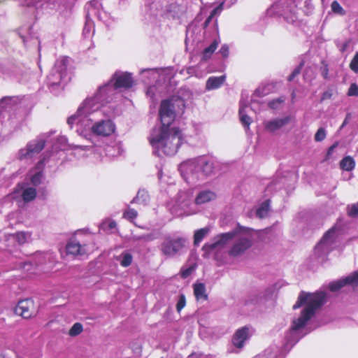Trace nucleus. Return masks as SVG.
Listing matches in <instances>:
<instances>
[{"mask_svg": "<svg viewBox=\"0 0 358 358\" xmlns=\"http://www.w3.org/2000/svg\"><path fill=\"white\" fill-rule=\"evenodd\" d=\"M222 7V5H220L219 6L215 8L210 13V17H211L212 18L214 17V16L217 14V11L219 9H220Z\"/></svg>", "mask_w": 358, "mask_h": 358, "instance_id": "de8ad7c7", "label": "nucleus"}, {"mask_svg": "<svg viewBox=\"0 0 358 358\" xmlns=\"http://www.w3.org/2000/svg\"><path fill=\"white\" fill-rule=\"evenodd\" d=\"M285 101V97L284 96H280L277 99H273L271 101H270L268 103V106L271 109H277L279 106V105L282 104V103H284Z\"/></svg>", "mask_w": 358, "mask_h": 358, "instance_id": "c85d7f7f", "label": "nucleus"}, {"mask_svg": "<svg viewBox=\"0 0 358 358\" xmlns=\"http://www.w3.org/2000/svg\"><path fill=\"white\" fill-rule=\"evenodd\" d=\"M308 310H303L299 318L294 320L292 322V329L297 331L303 327L307 322L310 320L314 315L310 313Z\"/></svg>", "mask_w": 358, "mask_h": 358, "instance_id": "2eb2a0df", "label": "nucleus"}, {"mask_svg": "<svg viewBox=\"0 0 358 358\" xmlns=\"http://www.w3.org/2000/svg\"><path fill=\"white\" fill-rule=\"evenodd\" d=\"M212 17L208 16L206 20H205L204 23H203V27L204 28H206L209 24L210 23L211 20H212Z\"/></svg>", "mask_w": 358, "mask_h": 358, "instance_id": "8fccbe9b", "label": "nucleus"}, {"mask_svg": "<svg viewBox=\"0 0 358 358\" xmlns=\"http://www.w3.org/2000/svg\"><path fill=\"white\" fill-rule=\"evenodd\" d=\"M348 215L350 217H356L358 216V203L353 204L348 210Z\"/></svg>", "mask_w": 358, "mask_h": 358, "instance_id": "79ce46f5", "label": "nucleus"}, {"mask_svg": "<svg viewBox=\"0 0 358 358\" xmlns=\"http://www.w3.org/2000/svg\"><path fill=\"white\" fill-rule=\"evenodd\" d=\"M337 145H338V143H334L331 146H330V147L329 148V149H328V150H327V157L330 156V155L332 154V152H333V151H334V148H336L337 147Z\"/></svg>", "mask_w": 358, "mask_h": 358, "instance_id": "49530a36", "label": "nucleus"}, {"mask_svg": "<svg viewBox=\"0 0 358 358\" xmlns=\"http://www.w3.org/2000/svg\"><path fill=\"white\" fill-rule=\"evenodd\" d=\"M66 252L67 255L72 256L85 255L87 253V245L80 244L76 239H71L66 243Z\"/></svg>", "mask_w": 358, "mask_h": 358, "instance_id": "ddd939ff", "label": "nucleus"}, {"mask_svg": "<svg viewBox=\"0 0 358 358\" xmlns=\"http://www.w3.org/2000/svg\"><path fill=\"white\" fill-rule=\"evenodd\" d=\"M192 268L191 267L185 268V269H182L180 271V276L182 278H186L192 273Z\"/></svg>", "mask_w": 358, "mask_h": 358, "instance_id": "c03bdc74", "label": "nucleus"}, {"mask_svg": "<svg viewBox=\"0 0 358 358\" xmlns=\"http://www.w3.org/2000/svg\"><path fill=\"white\" fill-rule=\"evenodd\" d=\"M290 121L289 117H285L283 118H277L273 120H270L265 123V128L271 132L276 131L277 129H280L284 125L289 123Z\"/></svg>", "mask_w": 358, "mask_h": 358, "instance_id": "dca6fc26", "label": "nucleus"}, {"mask_svg": "<svg viewBox=\"0 0 358 358\" xmlns=\"http://www.w3.org/2000/svg\"><path fill=\"white\" fill-rule=\"evenodd\" d=\"M348 96H358V85L356 83H352L348 91Z\"/></svg>", "mask_w": 358, "mask_h": 358, "instance_id": "a19ab883", "label": "nucleus"}, {"mask_svg": "<svg viewBox=\"0 0 358 358\" xmlns=\"http://www.w3.org/2000/svg\"><path fill=\"white\" fill-rule=\"evenodd\" d=\"M14 237L17 243L22 245L27 241V235L24 231H18L15 234Z\"/></svg>", "mask_w": 358, "mask_h": 358, "instance_id": "c9c22d12", "label": "nucleus"}, {"mask_svg": "<svg viewBox=\"0 0 358 358\" xmlns=\"http://www.w3.org/2000/svg\"><path fill=\"white\" fill-rule=\"evenodd\" d=\"M326 138L325 129L322 127L318 129L315 134L314 138L317 142L322 141Z\"/></svg>", "mask_w": 358, "mask_h": 358, "instance_id": "ea45409f", "label": "nucleus"}, {"mask_svg": "<svg viewBox=\"0 0 358 358\" xmlns=\"http://www.w3.org/2000/svg\"><path fill=\"white\" fill-rule=\"evenodd\" d=\"M186 306V298L184 294H180L179 296L178 301L176 303V310L178 313H180L182 309Z\"/></svg>", "mask_w": 358, "mask_h": 358, "instance_id": "72a5a7b5", "label": "nucleus"}, {"mask_svg": "<svg viewBox=\"0 0 358 358\" xmlns=\"http://www.w3.org/2000/svg\"><path fill=\"white\" fill-rule=\"evenodd\" d=\"M269 201L267 200L262 203L261 206L257 210V216L260 218H263L265 217L268 211V204Z\"/></svg>", "mask_w": 358, "mask_h": 358, "instance_id": "cd10ccee", "label": "nucleus"}, {"mask_svg": "<svg viewBox=\"0 0 358 358\" xmlns=\"http://www.w3.org/2000/svg\"><path fill=\"white\" fill-rule=\"evenodd\" d=\"M208 231L209 229L208 228H202L196 231L194 234V245H199Z\"/></svg>", "mask_w": 358, "mask_h": 358, "instance_id": "393cba45", "label": "nucleus"}, {"mask_svg": "<svg viewBox=\"0 0 358 358\" xmlns=\"http://www.w3.org/2000/svg\"><path fill=\"white\" fill-rule=\"evenodd\" d=\"M183 136L179 127L154 129L149 137L150 145L163 154L174 155L182 145Z\"/></svg>", "mask_w": 358, "mask_h": 358, "instance_id": "f257e3e1", "label": "nucleus"}, {"mask_svg": "<svg viewBox=\"0 0 358 358\" xmlns=\"http://www.w3.org/2000/svg\"><path fill=\"white\" fill-rule=\"evenodd\" d=\"M45 141L42 139L27 143L26 148L19 151V159L22 160L31 158L34 154L39 153L45 148Z\"/></svg>", "mask_w": 358, "mask_h": 358, "instance_id": "6e6552de", "label": "nucleus"}, {"mask_svg": "<svg viewBox=\"0 0 358 358\" xmlns=\"http://www.w3.org/2000/svg\"><path fill=\"white\" fill-rule=\"evenodd\" d=\"M148 198L149 196L145 191L140 190L138 192L136 196L133 199L132 203H140L141 200L145 202Z\"/></svg>", "mask_w": 358, "mask_h": 358, "instance_id": "2f4dec72", "label": "nucleus"}, {"mask_svg": "<svg viewBox=\"0 0 358 358\" xmlns=\"http://www.w3.org/2000/svg\"><path fill=\"white\" fill-rule=\"evenodd\" d=\"M331 10L336 14L341 15H345V10L342 8L340 3L337 1H334L331 4Z\"/></svg>", "mask_w": 358, "mask_h": 358, "instance_id": "7c9ffc66", "label": "nucleus"}, {"mask_svg": "<svg viewBox=\"0 0 358 358\" xmlns=\"http://www.w3.org/2000/svg\"><path fill=\"white\" fill-rule=\"evenodd\" d=\"M199 164L200 166L201 171L205 176H208L213 173L214 165L212 162L200 159Z\"/></svg>", "mask_w": 358, "mask_h": 358, "instance_id": "aec40b11", "label": "nucleus"}, {"mask_svg": "<svg viewBox=\"0 0 358 358\" xmlns=\"http://www.w3.org/2000/svg\"><path fill=\"white\" fill-rule=\"evenodd\" d=\"M218 45L219 41L217 40H214L208 47L206 48L203 50L202 59L203 60H208V59H210L213 52L217 48Z\"/></svg>", "mask_w": 358, "mask_h": 358, "instance_id": "4be33fe9", "label": "nucleus"}, {"mask_svg": "<svg viewBox=\"0 0 358 358\" xmlns=\"http://www.w3.org/2000/svg\"><path fill=\"white\" fill-rule=\"evenodd\" d=\"M69 122H72V120H70V118H69V119H68V122L69 123Z\"/></svg>", "mask_w": 358, "mask_h": 358, "instance_id": "5fc2aeb1", "label": "nucleus"}, {"mask_svg": "<svg viewBox=\"0 0 358 358\" xmlns=\"http://www.w3.org/2000/svg\"><path fill=\"white\" fill-rule=\"evenodd\" d=\"M120 264L122 267H128L129 266L133 261V256L129 252L124 251L123 252L120 257Z\"/></svg>", "mask_w": 358, "mask_h": 358, "instance_id": "a878e982", "label": "nucleus"}, {"mask_svg": "<svg viewBox=\"0 0 358 358\" xmlns=\"http://www.w3.org/2000/svg\"><path fill=\"white\" fill-rule=\"evenodd\" d=\"M161 358H163V357H161Z\"/></svg>", "mask_w": 358, "mask_h": 358, "instance_id": "4d7b16f0", "label": "nucleus"}, {"mask_svg": "<svg viewBox=\"0 0 358 358\" xmlns=\"http://www.w3.org/2000/svg\"><path fill=\"white\" fill-rule=\"evenodd\" d=\"M67 60L62 59L57 61L55 65L52 73L49 76V80L52 85H59L66 75Z\"/></svg>", "mask_w": 358, "mask_h": 358, "instance_id": "9b49d317", "label": "nucleus"}, {"mask_svg": "<svg viewBox=\"0 0 358 358\" xmlns=\"http://www.w3.org/2000/svg\"><path fill=\"white\" fill-rule=\"evenodd\" d=\"M36 197V190L34 187H27L22 193V198L24 202H29Z\"/></svg>", "mask_w": 358, "mask_h": 358, "instance_id": "5701e85b", "label": "nucleus"}, {"mask_svg": "<svg viewBox=\"0 0 358 358\" xmlns=\"http://www.w3.org/2000/svg\"><path fill=\"white\" fill-rule=\"evenodd\" d=\"M321 64H322V66L320 67L321 75L324 79L329 80V65L324 60H322L321 62Z\"/></svg>", "mask_w": 358, "mask_h": 358, "instance_id": "473e14b6", "label": "nucleus"}, {"mask_svg": "<svg viewBox=\"0 0 358 358\" xmlns=\"http://www.w3.org/2000/svg\"><path fill=\"white\" fill-rule=\"evenodd\" d=\"M248 231H249V229L240 226L238 224L235 230L227 233H222L217 236V237L215 238L216 241L213 243H205L202 247V250L205 253H210L217 247L224 246V245H226L229 241L235 238L238 233L241 231L245 232Z\"/></svg>", "mask_w": 358, "mask_h": 358, "instance_id": "39448f33", "label": "nucleus"}, {"mask_svg": "<svg viewBox=\"0 0 358 358\" xmlns=\"http://www.w3.org/2000/svg\"><path fill=\"white\" fill-rule=\"evenodd\" d=\"M292 99H294V97H295V92H292Z\"/></svg>", "mask_w": 358, "mask_h": 358, "instance_id": "603ef678", "label": "nucleus"}, {"mask_svg": "<svg viewBox=\"0 0 358 358\" xmlns=\"http://www.w3.org/2000/svg\"><path fill=\"white\" fill-rule=\"evenodd\" d=\"M186 242V239L182 237L167 236L161 244L160 250L166 257H173L180 253Z\"/></svg>", "mask_w": 358, "mask_h": 358, "instance_id": "7ed1b4c3", "label": "nucleus"}, {"mask_svg": "<svg viewBox=\"0 0 358 358\" xmlns=\"http://www.w3.org/2000/svg\"><path fill=\"white\" fill-rule=\"evenodd\" d=\"M138 216V213L133 208H129L123 213V217L128 220L130 222H133Z\"/></svg>", "mask_w": 358, "mask_h": 358, "instance_id": "c756f323", "label": "nucleus"}, {"mask_svg": "<svg viewBox=\"0 0 358 358\" xmlns=\"http://www.w3.org/2000/svg\"><path fill=\"white\" fill-rule=\"evenodd\" d=\"M347 123V119H345L342 124V127H343Z\"/></svg>", "mask_w": 358, "mask_h": 358, "instance_id": "864d4df0", "label": "nucleus"}, {"mask_svg": "<svg viewBox=\"0 0 358 358\" xmlns=\"http://www.w3.org/2000/svg\"><path fill=\"white\" fill-rule=\"evenodd\" d=\"M348 285H351L354 289L358 287V271L345 278L331 282L329 285V289L331 292H337Z\"/></svg>", "mask_w": 358, "mask_h": 358, "instance_id": "1a4fd4ad", "label": "nucleus"}, {"mask_svg": "<svg viewBox=\"0 0 358 358\" xmlns=\"http://www.w3.org/2000/svg\"><path fill=\"white\" fill-rule=\"evenodd\" d=\"M216 194L210 190H205L199 192L195 198V203L201 205L215 199Z\"/></svg>", "mask_w": 358, "mask_h": 358, "instance_id": "a211bd4d", "label": "nucleus"}, {"mask_svg": "<svg viewBox=\"0 0 358 358\" xmlns=\"http://www.w3.org/2000/svg\"><path fill=\"white\" fill-rule=\"evenodd\" d=\"M334 93H336V92H335L333 89H331V88L327 89L326 91H324L322 94V96L320 98V102L322 103L325 100L331 99L333 97Z\"/></svg>", "mask_w": 358, "mask_h": 358, "instance_id": "f704fd0d", "label": "nucleus"}, {"mask_svg": "<svg viewBox=\"0 0 358 358\" xmlns=\"http://www.w3.org/2000/svg\"><path fill=\"white\" fill-rule=\"evenodd\" d=\"M303 66V62H301L300 64L294 69V71L292 72V73L289 76L287 80L288 81L291 82L292 81L294 78H296L297 76H299L301 73V71Z\"/></svg>", "mask_w": 358, "mask_h": 358, "instance_id": "58836bf2", "label": "nucleus"}, {"mask_svg": "<svg viewBox=\"0 0 358 358\" xmlns=\"http://www.w3.org/2000/svg\"><path fill=\"white\" fill-rule=\"evenodd\" d=\"M334 232V229L332 228V229H330L329 230H328L323 236L322 238V241H325L326 240H327L329 236H331V234H332Z\"/></svg>", "mask_w": 358, "mask_h": 358, "instance_id": "a18cd8bd", "label": "nucleus"}, {"mask_svg": "<svg viewBox=\"0 0 358 358\" xmlns=\"http://www.w3.org/2000/svg\"><path fill=\"white\" fill-rule=\"evenodd\" d=\"M226 80V76H210L208 78L206 83V89L208 91L218 89Z\"/></svg>", "mask_w": 358, "mask_h": 358, "instance_id": "f3484780", "label": "nucleus"}, {"mask_svg": "<svg viewBox=\"0 0 358 358\" xmlns=\"http://www.w3.org/2000/svg\"><path fill=\"white\" fill-rule=\"evenodd\" d=\"M43 178L42 171H38L34 174L31 178V182L33 185L37 186L41 182V180Z\"/></svg>", "mask_w": 358, "mask_h": 358, "instance_id": "4c0bfd02", "label": "nucleus"}, {"mask_svg": "<svg viewBox=\"0 0 358 358\" xmlns=\"http://www.w3.org/2000/svg\"><path fill=\"white\" fill-rule=\"evenodd\" d=\"M159 117L161 122L159 128H171V125L175 121L176 117L173 99H164L161 101Z\"/></svg>", "mask_w": 358, "mask_h": 358, "instance_id": "20e7f679", "label": "nucleus"}, {"mask_svg": "<svg viewBox=\"0 0 358 358\" xmlns=\"http://www.w3.org/2000/svg\"><path fill=\"white\" fill-rule=\"evenodd\" d=\"M194 295L196 301H205L208 300L206 286L202 282H197L193 285Z\"/></svg>", "mask_w": 358, "mask_h": 358, "instance_id": "6ab92c4d", "label": "nucleus"}, {"mask_svg": "<svg viewBox=\"0 0 358 358\" xmlns=\"http://www.w3.org/2000/svg\"><path fill=\"white\" fill-rule=\"evenodd\" d=\"M15 313L24 319L34 317L37 313L34 302L30 299L20 301L15 308Z\"/></svg>", "mask_w": 358, "mask_h": 358, "instance_id": "0eeeda50", "label": "nucleus"}, {"mask_svg": "<svg viewBox=\"0 0 358 358\" xmlns=\"http://www.w3.org/2000/svg\"><path fill=\"white\" fill-rule=\"evenodd\" d=\"M252 246V241L247 237L239 238L228 251L230 257H236L244 254Z\"/></svg>", "mask_w": 358, "mask_h": 358, "instance_id": "f8f14e48", "label": "nucleus"}, {"mask_svg": "<svg viewBox=\"0 0 358 358\" xmlns=\"http://www.w3.org/2000/svg\"><path fill=\"white\" fill-rule=\"evenodd\" d=\"M325 297L326 295L324 292L306 293L301 292L296 302L293 306V309L296 310L306 304L303 309L310 310V313L314 315L316 310L324 303Z\"/></svg>", "mask_w": 358, "mask_h": 358, "instance_id": "f03ea898", "label": "nucleus"}, {"mask_svg": "<svg viewBox=\"0 0 358 358\" xmlns=\"http://www.w3.org/2000/svg\"><path fill=\"white\" fill-rule=\"evenodd\" d=\"M220 52L222 55V57L227 58L229 54V48L227 44H224L220 49Z\"/></svg>", "mask_w": 358, "mask_h": 358, "instance_id": "37998d69", "label": "nucleus"}, {"mask_svg": "<svg viewBox=\"0 0 358 358\" xmlns=\"http://www.w3.org/2000/svg\"><path fill=\"white\" fill-rule=\"evenodd\" d=\"M239 116H240V121L243 126L246 128L247 129H249V127L252 122L251 118L245 114V108L243 106H241L239 108L238 110Z\"/></svg>", "mask_w": 358, "mask_h": 358, "instance_id": "b1692460", "label": "nucleus"}, {"mask_svg": "<svg viewBox=\"0 0 358 358\" xmlns=\"http://www.w3.org/2000/svg\"><path fill=\"white\" fill-rule=\"evenodd\" d=\"M110 82L113 83L114 90L122 88L128 90L131 88L134 84L132 74L128 72H115Z\"/></svg>", "mask_w": 358, "mask_h": 358, "instance_id": "423d86ee", "label": "nucleus"}, {"mask_svg": "<svg viewBox=\"0 0 358 358\" xmlns=\"http://www.w3.org/2000/svg\"><path fill=\"white\" fill-rule=\"evenodd\" d=\"M339 165L341 169L345 171H351L355 169V162L352 157L346 156L340 162Z\"/></svg>", "mask_w": 358, "mask_h": 358, "instance_id": "412c9836", "label": "nucleus"}, {"mask_svg": "<svg viewBox=\"0 0 358 358\" xmlns=\"http://www.w3.org/2000/svg\"><path fill=\"white\" fill-rule=\"evenodd\" d=\"M250 329L248 327H243L236 331L232 337V343L237 348H242L245 341L249 338Z\"/></svg>", "mask_w": 358, "mask_h": 358, "instance_id": "4468645a", "label": "nucleus"}, {"mask_svg": "<svg viewBox=\"0 0 358 358\" xmlns=\"http://www.w3.org/2000/svg\"><path fill=\"white\" fill-rule=\"evenodd\" d=\"M83 331V327L82 324L79 322L75 323L69 329V335L71 336H76L79 334H80Z\"/></svg>", "mask_w": 358, "mask_h": 358, "instance_id": "bb28decb", "label": "nucleus"}, {"mask_svg": "<svg viewBox=\"0 0 358 358\" xmlns=\"http://www.w3.org/2000/svg\"><path fill=\"white\" fill-rule=\"evenodd\" d=\"M115 125L110 120L95 122L92 127V132L96 136H109L115 132Z\"/></svg>", "mask_w": 358, "mask_h": 358, "instance_id": "9d476101", "label": "nucleus"}, {"mask_svg": "<svg viewBox=\"0 0 358 358\" xmlns=\"http://www.w3.org/2000/svg\"><path fill=\"white\" fill-rule=\"evenodd\" d=\"M350 69L355 73H358V52L355 53L350 63Z\"/></svg>", "mask_w": 358, "mask_h": 358, "instance_id": "e433bc0d", "label": "nucleus"}, {"mask_svg": "<svg viewBox=\"0 0 358 358\" xmlns=\"http://www.w3.org/2000/svg\"><path fill=\"white\" fill-rule=\"evenodd\" d=\"M69 122H72V120H70V118H69V119H68V122L69 123Z\"/></svg>", "mask_w": 358, "mask_h": 358, "instance_id": "6e6d98bb", "label": "nucleus"}, {"mask_svg": "<svg viewBox=\"0 0 358 358\" xmlns=\"http://www.w3.org/2000/svg\"><path fill=\"white\" fill-rule=\"evenodd\" d=\"M153 90H154L153 87H150L148 88V90H147V92H146L147 94L148 95H150V96L152 98H154V96H155V93H154Z\"/></svg>", "mask_w": 358, "mask_h": 358, "instance_id": "09e8293b", "label": "nucleus"}, {"mask_svg": "<svg viewBox=\"0 0 358 358\" xmlns=\"http://www.w3.org/2000/svg\"><path fill=\"white\" fill-rule=\"evenodd\" d=\"M117 227V224L115 221H111L109 222L108 224V228L112 229H114Z\"/></svg>", "mask_w": 358, "mask_h": 358, "instance_id": "3c124183", "label": "nucleus"}]
</instances>
